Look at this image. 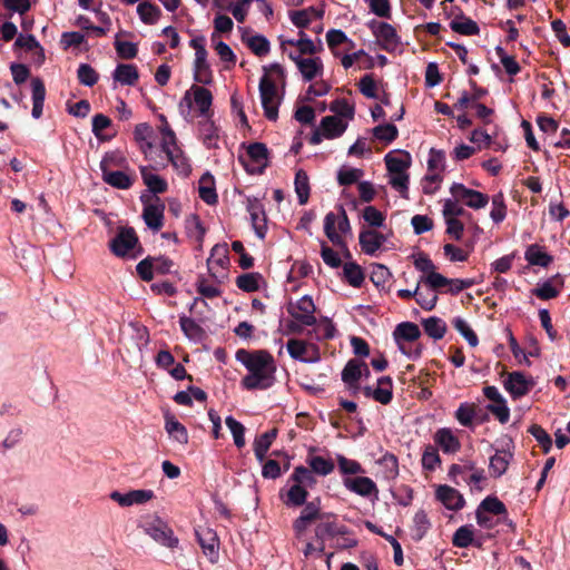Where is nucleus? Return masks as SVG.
<instances>
[{
	"label": "nucleus",
	"instance_id": "obj_1",
	"mask_svg": "<svg viewBox=\"0 0 570 570\" xmlns=\"http://www.w3.org/2000/svg\"><path fill=\"white\" fill-rule=\"evenodd\" d=\"M236 360L248 371L242 380L246 390H265L273 385L276 365L273 356L266 351L247 352L239 350Z\"/></svg>",
	"mask_w": 570,
	"mask_h": 570
},
{
	"label": "nucleus",
	"instance_id": "obj_2",
	"mask_svg": "<svg viewBox=\"0 0 570 570\" xmlns=\"http://www.w3.org/2000/svg\"><path fill=\"white\" fill-rule=\"evenodd\" d=\"M264 75L259 80V97L267 119L275 121L278 117V107L282 102V95L277 89V83L283 82L285 78L284 69L278 63H272L263 67Z\"/></svg>",
	"mask_w": 570,
	"mask_h": 570
},
{
	"label": "nucleus",
	"instance_id": "obj_3",
	"mask_svg": "<svg viewBox=\"0 0 570 570\" xmlns=\"http://www.w3.org/2000/svg\"><path fill=\"white\" fill-rule=\"evenodd\" d=\"M160 147L167 156V159L179 175L187 177L191 171V167L188 158L184 155L183 150L177 144V138L174 130L171 128L165 127V129L160 131Z\"/></svg>",
	"mask_w": 570,
	"mask_h": 570
},
{
	"label": "nucleus",
	"instance_id": "obj_4",
	"mask_svg": "<svg viewBox=\"0 0 570 570\" xmlns=\"http://www.w3.org/2000/svg\"><path fill=\"white\" fill-rule=\"evenodd\" d=\"M324 233L333 245L342 248L346 246L344 237L352 234V228L343 206L338 207L337 213L330 212L326 214Z\"/></svg>",
	"mask_w": 570,
	"mask_h": 570
},
{
	"label": "nucleus",
	"instance_id": "obj_5",
	"mask_svg": "<svg viewBox=\"0 0 570 570\" xmlns=\"http://www.w3.org/2000/svg\"><path fill=\"white\" fill-rule=\"evenodd\" d=\"M185 102L188 108L195 107L198 116L209 118L212 115L213 95L203 86H191L184 95L181 104Z\"/></svg>",
	"mask_w": 570,
	"mask_h": 570
},
{
	"label": "nucleus",
	"instance_id": "obj_6",
	"mask_svg": "<svg viewBox=\"0 0 570 570\" xmlns=\"http://www.w3.org/2000/svg\"><path fill=\"white\" fill-rule=\"evenodd\" d=\"M315 304L311 296L304 295L287 306L288 314L301 325L312 326L316 323Z\"/></svg>",
	"mask_w": 570,
	"mask_h": 570
},
{
	"label": "nucleus",
	"instance_id": "obj_7",
	"mask_svg": "<svg viewBox=\"0 0 570 570\" xmlns=\"http://www.w3.org/2000/svg\"><path fill=\"white\" fill-rule=\"evenodd\" d=\"M144 531L153 540L166 548L173 549L178 544V539L174 535L173 530L165 521L158 518L145 523Z\"/></svg>",
	"mask_w": 570,
	"mask_h": 570
},
{
	"label": "nucleus",
	"instance_id": "obj_8",
	"mask_svg": "<svg viewBox=\"0 0 570 570\" xmlns=\"http://www.w3.org/2000/svg\"><path fill=\"white\" fill-rule=\"evenodd\" d=\"M450 193L455 199L461 200L468 207L473 209L484 208L489 203L488 195L474 189H470L459 183H454L450 187Z\"/></svg>",
	"mask_w": 570,
	"mask_h": 570
},
{
	"label": "nucleus",
	"instance_id": "obj_9",
	"mask_svg": "<svg viewBox=\"0 0 570 570\" xmlns=\"http://www.w3.org/2000/svg\"><path fill=\"white\" fill-rule=\"evenodd\" d=\"M287 352L291 357L304 363H317L321 360L320 348L312 343L292 338L287 342Z\"/></svg>",
	"mask_w": 570,
	"mask_h": 570
},
{
	"label": "nucleus",
	"instance_id": "obj_10",
	"mask_svg": "<svg viewBox=\"0 0 570 570\" xmlns=\"http://www.w3.org/2000/svg\"><path fill=\"white\" fill-rule=\"evenodd\" d=\"M138 244V237L131 227H121L110 242V250L118 257H126Z\"/></svg>",
	"mask_w": 570,
	"mask_h": 570
},
{
	"label": "nucleus",
	"instance_id": "obj_11",
	"mask_svg": "<svg viewBox=\"0 0 570 570\" xmlns=\"http://www.w3.org/2000/svg\"><path fill=\"white\" fill-rule=\"evenodd\" d=\"M513 442L512 440H507L502 449L495 450V453L490 458L489 463V472L493 478H500L503 475L510 462L513 459Z\"/></svg>",
	"mask_w": 570,
	"mask_h": 570
},
{
	"label": "nucleus",
	"instance_id": "obj_12",
	"mask_svg": "<svg viewBox=\"0 0 570 570\" xmlns=\"http://www.w3.org/2000/svg\"><path fill=\"white\" fill-rule=\"evenodd\" d=\"M288 57L295 62L305 81H312L323 75V61L318 57H301L289 52Z\"/></svg>",
	"mask_w": 570,
	"mask_h": 570
},
{
	"label": "nucleus",
	"instance_id": "obj_13",
	"mask_svg": "<svg viewBox=\"0 0 570 570\" xmlns=\"http://www.w3.org/2000/svg\"><path fill=\"white\" fill-rule=\"evenodd\" d=\"M343 485L346 490L363 498L377 499L379 497L376 483L368 476H346L343 479Z\"/></svg>",
	"mask_w": 570,
	"mask_h": 570
},
{
	"label": "nucleus",
	"instance_id": "obj_14",
	"mask_svg": "<svg viewBox=\"0 0 570 570\" xmlns=\"http://www.w3.org/2000/svg\"><path fill=\"white\" fill-rule=\"evenodd\" d=\"M535 382L531 376H527L521 372L509 373L504 380V389L513 399H519L530 392Z\"/></svg>",
	"mask_w": 570,
	"mask_h": 570
},
{
	"label": "nucleus",
	"instance_id": "obj_15",
	"mask_svg": "<svg viewBox=\"0 0 570 570\" xmlns=\"http://www.w3.org/2000/svg\"><path fill=\"white\" fill-rule=\"evenodd\" d=\"M362 391L366 397H372L384 405L389 404L393 397L392 380L390 376H382L377 380V386L375 389L364 386Z\"/></svg>",
	"mask_w": 570,
	"mask_h": 570
},
{
	"label": "nucleus",
	"instance_id": "obj_16",
	"mask_svg": "<svg viewBox=\"0 0 570 570\" xmlns=\"http://www.w3.org/2000/svg\"><path fill=\"white\" fill-rule=\"evenodd\" d=\"M229 264L228 248L226 244H217L212 248L210 255L207 259V265L210 274L215 277L220 275Z\"/></svg>",
	"mask_w": 570,
	"mask_h": 570
},
{
	"label": "nucleus",
	"instance_id": "obj_17",
	"mask_svg": "<svg viewBox=\"0 0 570 570\" xmlns=\"http://www.w3.org/2000/svg\"><path fill=\"white\" fill-rule=\"evenodd\" d=\"M367 377L370 370L367 364L356 360H350L342 371V381L348 385L350 389L356 387L358 380L362 376Z\"/></svg>",
	"mask_w": 570,
	"mask_h": 570
},
{
	"label": "nucleus",
	"instance_id": "obj_18",
	"mask_svg": "<svg viewBox=\"0 0 570 570\" xmlns=\"http://www.w3.org/2000/svg\"><path fill=\"white\" fill-rule=\"evenodd\" d=\"M374 35L383 49L393 51L397 48L399 37L391 24L386 22H379L374 26Z\"/></svg>",
	"mask_w": 570,
	"mask_h": 570
},
{
	"label": "nucleus",
	"instance_id": "obj_19",
	"mask_svg": "<svg viewBox=\"0 0 570 570\" xmlns=\"http://www.w3.org/2000/svg\"><path fill=\"white\" fill-rule=\"evenodd\" d=\"M100 168L102 171V179L108 185L119 189H128L132 185V178L126 173L120 170H108L106 158L101 160Z\"/></svg>",
	"mask_w": 570,
	"mask_h": 570
},
{
	"label": "nucleus",
	"instance_id": "obj_20",
	"mask_svg": "<svg viewBox=\"0 0 570 570\" xmlns=\"http://www.w3.org/2000/svg\"><path fill=\"white\" fill-rule=\"evenodd\" d=\"M436 498L450 510H460L465 503L463 495L449 485H440L436 490Z\"/></svg>",
	"mask_w": 570,
	"mask_h": 570
},
{
	"label": "nucleus",
	"instance_id": "obj_21",
	"mask_svg": "<svg viewBox=\"0 0 570 570\" xmlns=\"http://www.w3.org/2000/svg\"><path fill=\"white\" fill-rule=\"evenodd\" d=\"M435 444L448 454L455 453L460 450L461 444L459 439L453 434L450 429L443 428L434 433Z\"/></svg>",
	"mask_w": 570,
	"mask_h": 570
},
{
	"label": "nucleus",
	"instance_id": "obj_22",
	"mask_svg": "<svg viewBox=\"0 0 570 570\" xmlns=\"http://www.w3.org/2000/svg\"><path fill=\"white\" fill-rule=\"evenodd\" d=\"M165 430L174 442L180 445L188 443L187 429L174 415H165Z\"/></svg>",
	"mask_w": 570,
	"mask_h": 570
},
{
	"label": "nucleus",
	"instance_id": "obj_23",
	"mask_svg": "<svg viewBox=\"0 0 570 570\" xmlns=\"http://www.w3.org/2000/svg\"><path fill=\"white\" fill-rule=\"evenodd\" d=\"M347 125L337 116H326L321 121L320 131L325 138L332 139L340 137Z\"/></svg>",
	"mask_w": 570,
	"mask_h": 570
},
{
	"label": "nucleus",
	"instance_id": "obj_24",
	"mask_svg": "<svg viewBox=\"0 0 570 570\" xmlns=\"http://www.w3.org/2000/svg\"><path fill=\"white\" fill-rule=\"evenodd\" d=\"M385 242V237L376 230L367 229L360 234V245L367 255H373Z\"/></svg>",
	"mask_w": 570,
	"mask_h": 570
},
{
	"label": "nucleus",
	"instance_id": "obj_25",
	"mask_svg": "<svg viewBox=\"0 0 570 570\" xmlns=\"http://www.w3.org/2000/svg\"><path fill=\"white\" fill-rule=\"evenodd\" d=\"M164 209L163 204H149L144 208L142 217L150 229L158 232L163 227Z\"/></svg>",
	"mask_w": 570,
	"mask_h": 570
},
{
	"label": "nucleus",
	"instance_id": "obj_26",
	"mask_svg": "<svg viewBox=\"0 0 570 570\" xmlns=\"http://www.w3.org/2000/svg\"><path fill=\"white\" fill-rule=\"evenodd\" d=\"M458 14L450 22V27L454 32L464 36H473L479 33V27L475 21L465 17L460 9H456Z\"/></svg>",
	"mask_w": 570,
	"mask_h": 570
},
{
	"label": "nucleus",
	"instance_id": "obj_27",
	"mask_svg": "<svg viewBox=\"0 0 570 570\" xmlns=\"http://www.w3.org/2000/svg\"><path fill=\"white\" fill-rule=\"evenodd\" d=\"M199 197L208 205L217 203L215 179L208 171L205 173L198 181Z\"/></svg>",
	"mask_w": 570,
	"mask_h": 570
},
{
	"label": "nucleus",
	"instance_id": "obj_28",
	"mask_svg": "<svg viewBox=\"0 0 570 570\" xmlns=\"http://www.w3.org/2000/svg\"><path fill=\"white\" fill-rule=\"evenodd\" d=\"M385 164L389 174L404 173L407 171L411 165V156L409 153H389L385 156Z\"/></svg>",
	"mask_w": 570,
	"mask_h": 570
},
{
	"label": "nucleus",
	"instance_id": "obj_29",
	"mask_svg": "<svg viewBox=\"0 0 570 570\" xmlns=\"http://www.w3.org/2000/svg\"><path fill=\"white\" fill-rule=\"evenodd\" d=\"M431 528V521L425 511L420 510L413 517L411 537L414 541H421Z\"/></svg>",
	"mask_w": 570,
	"mask_h": 570
},
{
	"label": "nucleus",
	"instance_id": "obj_30",
	"mask_svg": "<svg viewBox=\"0 0 570 570\" xmlns=\"http://www.w3.org/2000/svg\"><path fill=\"white\" fill-rule=\"evenodd\" d=\"M194 79L196 82L208 85L213 80L212 70L207 62V55H195Z\"/></svg>",
	"mask_w": 570,
	"mask_h": 570
},
{
	"label": "nucleus",
	"instance_id": "obj_31",
	"mask_svg": "<svg viewBox=\"0 0 570 570\" xmlns=\"http://www.w3.org/2000/svg\"><path fill=\"white\" fill-rule=\"evenodd\" d=\"M286 42L292 46H296L299 51L297 55L301 57H303V55H315L323 50V43L320 39L317 40V43H315L304 32H299L298 39L287 40Z\"/></svg>",
	"mask_w": 570,
	"mask_h": 570
},
{
	"label": "nucleus",
	"instance_id": "obj_32",
	"mask_svg": "<svg viewBox=\"0 0 570 570\" xmlns=\"http://www.w3.org/2000/svg\"><path fill=\"white\" fill-rule=\"evenodd\" d=\"M114 80L127 86H134L138 78L139 73L134 65H118L112 73Z\"/></svg>",
	"mask_w": 570,
	"mask_h": 570
},
{
	"label": "nucleus",
	"instance_id": "obj_33",
	"mask_svg": "<svg viewBox=\"0 0 570 570\" xmlns=\"http://www.w3.org/2000/svg\"><path fill=\"white\" fill-rule=\"evenodd\" d=\"M153 135H154V130H153L151 126L148 125L147 122L138 124L135 127L134 136H135L136 141L139 142L140 148L144 154H147L148 151H150L153 149V146H154L153 141H151Z\"/></svg>",
	"mask_w": 570,
	"mask_h": 570
},
{
	"label": "nucleus",
	"instance_id": "obj_34",
	"mask_svg": "<svg viewBox=\"0 0 570 570\" xmlns=\"http://www.w3.org/2000/svg\"><path fill=\"white\" fill-rule=\"evenodd\" d=\"M141 177L145 185L148 189L154 194L165 193L167 189V181L163 179L159 175L154 174L149 168L141 167L140 168Z\"/></svg>",
	"mask_w": 570,
	"mask_h": 570
},
{
	"label": "nucleus",
	"instance_id": "obj_35",
	"mask_svg": "<svg viewBox=\"0 0 570 570\" xmlns=\"http://www.w3.org/2000/svg\"><path fill=\"white\" fill-rule=\"evenodd\" d=\"M277 431L269 430L259 435L254 442L255 456L259 462H263L266 453L268 452L273 441L276 439Z\"/></svg>",
	"mask_w": 570,
	"mask_h": 570
},
{
	"label": "nucleus",
	"instance_id": "obj_36",
	"mask_svg": "<svg viewBox=\"0 0 570 570\" xmlns=\"http://www.w3.org/2000/svg\"><path fill=\"white\" fill-rule=\"evenodd\" d=\"M197 535L204 553L208 556L210 559L216 557L218 548V539L216 537V533L213 532L210 529H205L202 530L200 532H197Z\"/></svg>",
	"mask_w": 570,
	"mask_h": 570
},
{
	"label": "nucleus",
	"instance_id": "obj_37",
	"mask_svg": "<svg viewBox=\"0 0 570 570\" xmlns=\"http://www.w3.org/2000/svg\"><path fill=\"white\" fill-rule=\"evenodd\" d=\"M14 47L22 48L27 51H33L38 62L45 60L43 48L40 46L38 40L31 35H20L14 42Z\"/></svg>",
	"mask_w": 570,
	"mask_h": 570
},
{
	"label": "nucleus",
	"instance_id": "obj_38",
	"mask_svg": "<svg viewBox=\"0 0 570 570\" xmlns=\"http://www.w3.org/2000/svg\"><path fill=\"white\" fill-rule=\"evenodd\" d=\"M199 131L204 144L208 148H213L217 146L218 140V128L209 118H205L204 121L199 124Z\"/></svg>",
	"mask_w": 570,
	"mask_h": 570
},
{
	"label": "nucleus",
	"instance_id": "obj_39",
	"mask_svg": "<svg viewBox=\"0 0 570 570\" xmlns=\"http://www.w3.org/2000/svg\"><path fill=\"white\" fill-rule=\"evenodd\" d=\"M294 185L298 203L305 205L309 197V181L307 174L303 169L296 171Z\"/></svg>",
	"mask_w": 570,
	"mask_h": 570
},
{
	"label": "nucleus",
	"instance_id": "obj_40",
	"mask_svg": "<svg viewBox=\"0 0 570 570\" xmlns=\"http://www.w3.org/2000/svg\"><path fill=\"white\" fill-rule=\"evenodd\" d=\"M322 13L314 8L293 11L289 14L291 21L298 28L308 26L313 20L321 18Z\"/></svg>",
	"mask_w": 570,
	"mask_h": 570
},
{
	"label": "nucleus",
	"instance_id": "obj_41",
	"mask_svg": "<svg viewBox=\"0 0 570 570\" xmlns=\"http://www.w3.org/2000/svg\"><path fill=\"white\" fill-rule=\"evenodd\" d=\"M394 335H395V338L397 342L400 340H403L406 342H413L420 337L421 332L416 324L405 322V323H401L396 326Z\"/></svg>",
	"mask_w": 570,
	"mask_h": 570
},
{
	"label": "nucleus",
	"instance_id": "obj_42",
	"mask_svg": "<svg viewBox=\"0 0 570 570\" xmlns=\"http://www.w3.org/2000/svg\"><path fill=\"white\" fill-rule=\"evenodd\" d=\"M423 327L425 333L434 338L440 340L446 332V324L439 317H429L423 321Z\"/></svg>",
	"mask_w": 570,
	"mask_h": 570
},
{
	"label": "nucleus",
	"instance_id": "obj_43",
	"mask_svg": "<svg viewBox=\"0 0 570 570\" xmlns=\"http://www.w3.org/2000/svg\"><path fill=\"white\" fill-rule=\"evenodd\" d=\"M307 463L311 471L320 475H328L334 471V463L323 456H308Z\"/></svg>",
	"mask_w": 570,
	"mask_h": 570
},
{
	"label": "nucleus",
	"instance_id": "obj_44",
	"mask_svg": "<svg viewBox=\"0 0 570 570\" xmlns=\"http://www.w3.org/2000/svg\"><path fill=\"white\" fill-rule=\"evenodd\" d=\"M452 325L466 340L470 346L475 347L479 344L476 334L464 318H453Z\"/></svg>",
	"mask_w": 570,
	"mask_h": 570
},
{
	"label": "nucleus",
	"instance_id": "obj_45",
	"mask_svg": "<svg viewBox=\"0 0 570 570\" xmlns=\"http://www.w3.org/2000/svg\"><path fill=\"white\" fill-rule=\"evenodd\" d=\"M377 464L382 468L383 474L386 479H394L399 474V462L394 454L385 453Z\"/></svg>",
	"mask_w": 570,
	"mask_h": 570
},
{
	"label": "nucleus",
	"instance_id": "obj_46",
	"mask_svg": "<svg viewBox=\"0 0 570 570\" xmlns=\"http://www.w3.org/2000/svg\"><path fill=\"white\" fill-rule=\"evenodd\" d=\"M225 423L233 435L235 445L238 449L245 446V426L233 416H227Z\"/></svg>",
	"mask_w": 570,
	"mask_h": 570
},
{
	"label": "nucleus",
	"instance_id": "obj_47",
	"mask_svg": "<svg viewBox=\"0 0 570 570\" xmlns=\"http://www.w3.org/2000/svg\"><path fill=\"white\" fill-rule=\"evenodd\" d=\"M344 277L353 287H360L364 282L362 268L355 263H346L343 267Z\"/></svg>",
	"mask_w": 570,
	"mask_h": 570
},
{
	"label": "nucleus",
	"instance_id": "obj_48",
	"mask_svg": "<svg viewBox=\"0 0 570 570\" xmlns=\"http://www.w3.org/2000/svg\"><path fill=\"white\" fill-rule=\"evenodd\" d=\"M137 12L142 22L147 24H154L160 17V10L156 6L149 2L139 3L137 7Z\"/></svg>",
	"mask_w": 570,
	"mask_h": 570
},
{
	"label": "nucleus",
	"instance_id": "obj_49",
	"mask_svg": "<svg viewBox=\"0 0 570 570\" xmlns=\"http://www.w3.org/2000/svg\"><path fill=\"white\" fill-rule=\"evenodd\" d=\"M246 45L258 57L266 56L271 50L269 41L261 35L248 37Z\"/></svg>",
	"mask_w": 570,
	"mask_h": 570
},
{
	"label": "nucleus",
	"instance_id": "obj_50",
	"mask_svg": "<svg viewBox=\"0 0 570 570\" xmlns=\"http://www.w3.org/2000/svg\"><path fill=\"white\" fill-rule=\"evenodd\" d=\"M525 258L531 265L546 267L552 262V257L538 246H530L525 252Z\"/></svg>",
	"mask_w": 570,
	"mask_h": 570
},
{
	"label": "nucleus",
	"instance_id": "obj_51",
	"mask_svg": "<svg viewBox=\"0 0 570 570\" xmlns=\"http://www.w3.org/2000/svg\"><path fill=\"white\" fill-rule=\"evenodd\" d=\"M409 180L410 177L407 171L399 174H389V184L404 198H407Z\"/></svg>",
	"mask_w": 570,
	"mask_h": 570
},
{
	"label": "nucleus",
	"instance_id": "obj_52",
	"mask_svg": "<svg viewBox=\"0 0 570 570\" xmlns=\"http://www.w3.org/2000/svg\"><path fill=\"white\" fill-rule=\"evenodd\" d=\"M326 42L330 49L333 51L334 55H337L335 49L340 45H348L350 47H353L354 43L352 40L347 38V36L340 29H331L326 33Z\"/></svg>",
	"mask_w": 570,
	"mask_h": 570
},
{
	"label": "nucleus",
	"instance_id": "obj_53",
	"mask_svg": "<svg viewBox=\"0 0 570 570\" xmlns=\"http://www.w3.org/2000/svg\"><path fill=\"white\" fill-rule=\"evenodd\" d=\"M336 460L342 474L357 476V474L364 472L362 465L355 460L347 459L341 454L337 455Z\"/></svg>",
	"mask_w": 570,
	"mask_h": 570
},
{
	"label": "nucleus",
	"instance_id": "obj_54",
	"mask_svg": "<svg viewBox=\"0 0 570 570\" xmlns=\"http://www.w3.org/2000/svg\"><path fill=\"white\" fill-rule=\"evenodd\" d=\"M420 283L426 285L430 289L435 292L445 288L446 283H449V278L434 271L429 275L421 276Z\"/></svg>",
	"mask_w": 570,
	"mask_h": 570
},
{
	"label": "nucleus",
	"instance_id": "obj_55",
	"mask_svg": "<svg viewBox=\"0 0 570 570\" xmlns=\"http://www.w3.org/2000/svg\"><path fill=\"white\" fill-rule=\"evenodd\" d=\"M399 130L393 124L380 125L373 128V136L386 144L392 142L397 137Z\"/></svg>",
	"mask_w": 570,
	"mask_h": 570
},
{
	"label": "nucleus",
	"instance_id": "obj_56",
	"mask_svg": "<svg viewBox=\"0 0 570 570\" xmlns=\"http://www.w3.org/2000/svg\"><path fill=\"white\" fill-rule=\"evenodd\" d=\"M186 229L188 235L197 242H202L206 233V229L197 215H190L187 217Z\"/></svg>",
	"mask_w": 570,
	"mask_h": 570
},
{
	"label": "nucleus",
	"instance_id": "obj_57",
	"mask_svg": "<svg viewBox=\"0 0 570 570\" xmlns=\"http://www.w3.org/2000/svg\"><path fill=\"white\" fill-rule=\"evenodd\" d=\"M291 479L294 481V483L301 484V487H303V488H306V487L311 488L316 482V480L313 475V472L302 465L295 468Z\"/></svg>",
	"mask_w": 570,
	"mask_h": 570
},
{
	"label": "nucleus",
	"instance_id": "obj_58",
	"mask_svg": "<svg viewBox=\"0 0 570 570\" xmlns=\"http://www.w3.org/2000/svg\"><path fill=\"white\" fill-rule=\"evenodd\" d=\"M473 537L471 527L462 525L454 532L452 543L458 548H466L473 542Z\"/></svg>",
	"mask_w": 570,
	"mask_h": 570
},
{
	"label": "nucleus",
	"instance_id": "obj_59",
	"mask_svg": "<svg viewBox=\"0 0 570 570\" xmlns=\"http://www.w3.org/2000/svg\"><path fill=\"white\" fill-rule=\"evenodd\" d=\"M115 49L117 55L122 59H132L138 52L136 43L120 40L119 35L116 36Z\"/></svg>",
	"mask_w": 570,
	"mask_h": 570
},
{
	"label": "nucleus",
	"instance_id": "obj_60",
	"mask_svg": "<svg viewBox=\"0 0 570 570\" xmlns=\"http://www.w3.org/2000/svg\"><path fill=\"white\" fill-rule=\"evenodd\" d=\"M529 432L540 444L544 453H548L552 448V439L540 425L533 424L529 428Z\"/></svg>",
	"mask_w": 570,
	"mask_h": 570
},
{
	"label": "nucleus",
	"instance_id": "obj_61",
	"mask_svg": "<svg viewBox=\"0 0 570 570\" xmlns=\"http://www.w3.org/2000/svg\"><path fill=\"white\" fill-rule=\"evenodd\" d=\"M77 75L79 82L87 87H92L98 81V73L87 63H81L79 66Z\"/></svg>",
	"mask_w": 570,
	"mask_h": 570
},
{
	"label": "nucleus",
	"instance_id": "obj_62",
	"mask_svg": "<svg viewBox=\"0 0 570 570\" xmlns=\"http://www.w3.org/2000/svg\"><path fill=\"white\" fill-rule=\"evenodd\" d=\"M461 200L448 198L443 203V216L444 218H458L459 216L465 215V209L460 205Z\"/></svg>",
	"mask_w": 570,
	"mask_h": 570
},
{
	"label": "nucleus",
	"instance_id": "obj_63",
	"mask_svg": "<svg viewBox=\"0 0 570 570\" xmlns=\"http://www.w3.org/2000/svg\"><path fill=\"white\" fill-rule=\"evenodd\" d=\"M363 175L360 168H342L337 174V180L341 186H347L358 181Z\"/></svg>",
	"mask_w": 570,
	"mask_h": 570
},
{
	"label": "nucleus",
	"instance_id": "obj_64",
	"mask_svg": "<svg viewBox=\"0 0 570 570\" xmlns=\"http://www.w3.org/2000/svg\"><path fill=\"white\" fill-rule=\"evenodd\" d=\"M247 156L258 166H265L267 160V148L261 142L252 144L247 148Z\"/></svg>",
	"mask_w": 570,
	"mask_h": 570
}]
</instances>
